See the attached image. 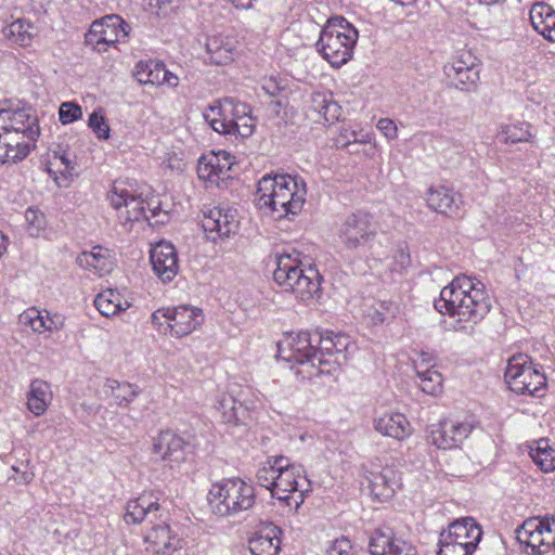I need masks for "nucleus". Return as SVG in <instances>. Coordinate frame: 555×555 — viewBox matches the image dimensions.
<instances>
[{
  "mask_svg": "<svg viewBox=\"0 0 555 555\" xmlns=\"http://www.w3.org/2000/svg\"><path fill=\"white\" fill-rule=\"evenodd\" d=\"M261 487L269 490L271 498L297 511L309 491V480L301 466L285 456H271L257 472Z\"/></svg>",
  "mask_w": 555,
  "mask_h": 555,
  "instance_id": "obj_2",
  "label": "nucleus"
},
{
  "mask_svg": "<svg viewBox=\"0 0 555 555\" xmlns=\"http://www.w3.org/2000/svg\"><path fill=\"white\" fill-rule=\"evenodd\" d=\"M447 532L440 534L438 555H472L473 553Z\"/></svg>",
  "mask_w": 555,
  "mask_h": 555,
  "instance_id": "obj_49",
  "label": "nucleus"
},
{
  "mask_svg": "<svg viewBox=\"0 0 555 555\" xmlns=\"http://www.w3.org/2000/svg\"><path fill=\"white\" fill-rule=\"evenodd\" d=\"M435 308L454 330L470 331L489 313L491 301L480 282L460 275L441 289Z\"/></svg>",
  "mask_w": 555,
  "mask_h": 555,
  "instance_id": "obj_1",
  "label": "nucleus"
},
{
  "mask_svg": "<svg viewBox=\"0 0 555 555\" xmlns=\"http://www.w3.org/2000/svg\"><path fill=\"white\" fill-rule=\"evenodd\" d=\"M278 357L286 362L309 363L317 367V346L309 333H286L278 341Z\"/></svg>",
  "mask_w": 555,
  "mask_h": 555,
  "instance_id": "obj_14",
  "label": "nucleus"
},
{
  "mask_svg": "<svg viewBox=\"0 0 555 555\" xmlns=\"http://www.w3.org/2000/svg\"><path fill=\"white\" fill-rule=\"evenodd\" d=\"M129 34V26L118 15H106L92 23L86 40L98 52H105L109 47L124 40Z\"/></svg>",
  "mask_w": 555,
  "mask_h": 555,
  "instance_id": "obj_13",
  "label": "nucleus"
},
{
  "mask_svg": "<svg viewBox=\"0 0 555 555\" xmlns=\"http://www.w3.org/2000/svg\"><path fill=\"white\" fill-rule=\"evenodd\" d=\"M389 312V304L377 302L370 306L365 311L364 315L367 322L372 325H380L385 322L386 315Z\"/></svg>",
  "mask_w": 555,
  "mask_h": 555,
  "instance_id": "obj_52",
  "label": "nucleus"
},
{
  "mask_svg": "<svg viewBox=\"0 0 555 555\" xmlns=\"http://www.w3.org/2000/svg\"><path fill=\"white\" fill-rule=\"evenodd\" d=\"M452 539L465 543L467 550L474 553L482 538V529L473 517H463L451 522L444 530Z\"/></svg>",
  "mask_w": 555,
  "mask_h": 555,
  "instance_id": "obj_34",
  "label": "nucleus"
},
{
  "mask_svg": "<svg viewBox=\"0 0 555 555\" xmlns=\"http://www.w3.org/2000/svg\"><path fill=\"white\" fill-rule=\"evenodd\" d=\"M235 165L236 158L230 152L209 151L196 162L197 180L206 190L223 188L232 179Z\"/></svg>",
  "mask_w": 555,
  "mask_h": 555,
  "instance_id": "obj_10",
  "label": "nucleus"
},
{
  "mask_svg": "<svg viewBox=\"0 0 555 555\" xmlns=\"http://www.w3.org/2000/svg\"><path fill=\"white\" fill-rule=\"evenodd\" d=\"M517 539L530 555H555V518L526 519L517 530Z\"/></svg>",
  "mask_w": 555,
  "mask_h": 555,
  "instance_id": "obj_11",
  "label": "nucleus"
},
{
  "mask_svg": "<svg viewBox=\"0 0 555 555\" xmlns=\"http://www.w3.org/2000/svg\"><path fill=\"white\" fill-rule=\"evenodd\" d=\"M359 142H360V143H367V142H370V138H369V137H366L365 139H362V140H360Z\"/></svg>",
  "mask_w": 555,
  "mask_h": 555,
  "instance_id": "obj_60",
  "label": "nucleus"
},
{
  "mask_svg": "<svg viewBox=\"0 0 555 555\" xmlns=\"http://www.w3.org/2000/svg\"><path fill=\"white\" fill-rule=\"evenodd\" d=\"M357 41V28L346 18L336 16L324 25L317 47L332 66L340 67L351 60Z\"/></svg>",
  "mask_w": 555,
  "mask_h": 555,
  "instance_id": "obj_6",
  "label": "nucleus"
},
{
  "mask_svg": "<svg viewBox=\"0 0 555 555\" xmlns=\"http://www.w3.org/2000/svg\"><path fill=\"white\" fill-rule=\"evenodd\" d=\"M375 231L366 216L352 215L343 224L339 238L347 249H357L374 236Z\"/></svg>",
  "mask_w": 555,
  "mask_h": 555,
  "instance_id": "obj_22",
  "label": "nucleus"
},
{
  "mask_svg": "<svg viewBox=\"0 0 555 555\" xmlns=\"http://www.w3.org/2000/svg\"><path fill=\"white\" fill-rule=\"evenodd\" d=\"M12 470L18 474V476L15 478V481L20 485H29L34 480L35 475L31 472H21L15 466L12 467Z\"/></svg>",
  "mask_w": 555,
  "mask_h": 555,
  "instance_id": "obj_56",
  "label": "nucleus"
},
{
  "mask_svg": "<svg viewBox=\"0 0 555 555\" xmlns=\"http://www.w3.org/2000/svg\"><path fill=\"white\" fill-rule=\"evenodd\" d=\"M35 140L0 130V164L13 165L25 159L30 153Z\"/></svg>",
  "mask_w": 555,
  "mask_h": 555,
  "instance_id": "obj_28",
  "label": "nucleus"
},
{
  "mask_svg": "<svg viewBox=\"0 0 555 555\" xmlns=\"http://www.w3.org/2000/svg\"><path fill=\"white\" fill-rule=\"evenodd\" d=\"M371 555H417L415 547L389 530H375L370 539Z\"/></svg>",
  "mask_w": 555,
  "mask_h": 555,
  "instance_id": "obj_25",
  "label": "nucleus"
},
{
  "mask_svg": "<svg viewBox=\"0 0 555 555\" xmlns=\"http://www.w3.org/2000/svg\"><path fill=\"white\" fill-rule=\"evenodd\" d=\"M307 199V184L299 176H263L256 193L258 207L274 218L297 216Z\"/></svg>",
  "mask_w": 555,
  "mask_h": 555,
  "instance_id": "obj_3",
  "label": "nucleus"
},
{
  "mask_svg": "<svg viewBox=\"0 0 555 555\" xmlns=\"http://www.w3.org/2000/svg\"><path fill=\"white\" fill-rule=\"evenodd\" d=\"M96 310L105 318H114L127 311L131 301L116 289L107 288L94 298Z\"/></svg>",
  "mask_w": 555,
  "mask_h": 555,
  "instance_id": "obj_39",
  "label": "nucleus"
},
{
  "mask_svg": "<svg viewBox=\"0 0 555 555\" xmlns=\"http://www.w3.org/2000/svg\"><path fill=\"white\" fill-rule=\"evenodd\" d=\"M88 127L98 140L108 141L111 139V126L105 115V111L102 107L94 109L89 115Z\"/></svg>",
  "mask_w": 555,
  "mask_h": 555,
  "instance_id": "obj_47",
  "label": "nucleus"
},
{
  "mask_svg": "<svg viewBox=\"0 0 555 555\" xmlns=\"http://www.w3.org/2000/svg\"><path fill=\"white\" fill-rule=\"evenodd\" d=\"M204 312L199 307L179 305L157 309L152 314V323L159 332L181 338L189 336L204 323Z\"/></svg>",
  "mask_w": 555,
  "mask_h": 555,
  "instance_id": "obj_8",
  "label": "nucleus"
},
{
  "mask_svg": "<svg viewBox=\"0 0 555 555\" xmlns=\"http://www.w3.org/2000/svg\"><path fill=\"white\" fill-rule=\"evenodd\" d=\"M532 461L544 473L555 470V449L547 439H540L530 447Z\"/></svg>",
  "mask_w": 555,
  "mask_h": 555,
  "instance_id": "obj_43",
  "label": "nucleus"
},
{
  "mask_svg": "<svg viewBox=\"0 0 555 555\" xmlns=\"http://www.w3.org/2000/svg\"><path fill=\"white\" fill-rule=\"evenodd\" d=\"M255 0H231L232 4L238 10H250Z\"/></svg>",
  "mask_w": 555,
  "mask_h": 555,
  "instance_id": "obj_57",
  "label": "nucleus"
},
{
  "mask_svg": "<svg viewBox=\"0 0 555 555\" xmlns=\"http://www.w3.org/2000/svg\"><path fill=\"white\" fill-rule=\"evenodd\" d=\"M165 163L169 168L177 171H183L186 167L183 154L178 151H169L165 156Z\"/></svg>",
  "mask_w": 555,
  "mask_h": 555,
  "instance_id": "obj_54",
  "label": "nucleus"
},
{
  "mask_svg": "<svg viewBox=\"0 0 555 555\" xmlns=\"http://www.w3.org/2000/svg\"><path fill=\"white\" fill-rule=\"evenodd\" d=\"M311 101L314 109L322 115L325 121L335 122L338 120L341 108L331 96L321 92H314L311 94Z\"/></svg>",
  "mask_w": 555,
  "mask_h": 555,
  "instance_id": "obj_46",
  "label": "nucleus"
},
{
  "mask_svg": "<svg viewBox=\"0 0 555 555\" xmlns=\"http://www.w3.org/2000/svg\"><path fill=\"white\" fill-rule=\"evenodd\" d=\"M229 403H230L229 408L224 409V411L222 412L223 422L228 423V424L237 425L238 424V418H237V415H236V408L234 405L233 400H229ZM223 408H227V406L223 405Z\"/></svg>",
  "mask_w": 555,
  "mask_h": 555,
  "instance_id": "obj_55",
  "label": "nucleus"
},
{
  "mask_svg": "<svg viewBox=\"0 0 555 555\" xmlns=\"http://www.w3.org/2000/svg\"><path fill=\"white\" fill-rule=\"evenodd\" d=\"M143 542L145 551L154 555H171L181 548V540L166 522H159L149 528Z\"/></svg>",
  "mask_w": 555,
  "mask_h": 555,
  "instance_id": "obj_21",
  "label": "nucleus"
},
{
  "mask_svg": "<svg viewBox=\"0 0 555 555\" xmlns=\"http://www.w3.org/2000/svg\"><path fill=\"white\" fill-rule=\"evenodd\" d=\"M371 494L378 501L390 500L402 486L401 473L393 465H385L367 476Z\"/></svg>",
  "mask_w": 555,
  "mask_h": 555,
  "instance_id": "obj_23",
  "label": "nucleus"
},
{
  "mask_svg": "<svg viewBox=\"0 0 555 555\" xmlns=\"http://www.w3.org/2000/svg\"><path fill=\"white\" fill-rule=\"evenodd\" d=\"M240 42L230 34H215L205 40V62L214 66H228L235 62L238 55Z\"/></svg>",
  "mask_w": 555,
  "mask_h": 555,
  "instance_id": "obj_18",
  "label": "nucleus"
},
{
  "mask_svg": "<svg viewBox=\"0 0 555 555\" xmlns=\"http://www.w3.org/2000/svg\"><path fill=\"white\" fill-rule=\"evenodd\" d=\"M447 76L460 89H470L479 80L476 57L470 51H460L444 67Z\"/></svg>",
  "mask_w": 555,
  "mask_h": 555,
  "instance_id": "obj_20",
  "label": "nucleus"
},
{
  "mask_svg": "<svg viewBox=\"0 0 555 555\" xmlns=\"http://www.w3.org/2000/svg\"><path fill=\"white\" fill-rule=\"evenodd\" d=\"M453 189L441 184H430L423 194L426 207L438 215L451 217L459 210Z\"/></svg>",
  "mask_w": 555,
  "mask_h": 555,
  "instance_id": "obj_27",
  "label": "nucleus"
},
{
  "mask_svg": "<svg viewBox=\"0 0 555 555\" xmlns=\"http://www.w3.org/2000/svg\"><path fill=\"white\" fill-rule=\"evenodd\" d=\"M235 115H233L232 134L248 138L255 130V120L251 116V109L244 103L235 104Z\"/></svg>",
  "mask_w": 555,
  "mask_h": 555,
  "instance_id": "obj_44",
  "label": "nucleus"
},
{
  "mask_svg": "<svg viewBox=\"0 0 555 555\" xmlns=\"http://www.w3.org/2000/svg\"><path fill=\"white\" fill-rule=\"evenodd\" d=\"M37 140L40 133L36 114L28 107H7L0 109V130Z\"/></svg>",
  "mask_w": 555,
  "mask_h": 555,
  "instance_id": "obj_17",
  "label": "nucleus"
},
{
  "mask_svg": "<svg viewBox=\"0 0 555 555\" xmlns=\"http://www.w3.org/2000/svg\"><path fill=\"white\" fill-rule=\"evenodd\" d=\"M508 388L518 395L541 396L546 385L545 376L531 359L524 354L512 357L505 369Z\"/></svg>",
  "mask_w": 555,
  "mask_h": 555,
  "instance_id": "obj_9",
  "label": "nucleus"
},
{
  "mask_svg": "<svg viewBox=\"0 0 555 555\" xmlns=\"http://www.w3.org/2000/svg\"><path fill=\"white\" fill-rule=\"evenodd\" d=\"M477 1L480 4L492 5V4L499 3L501 0H477Z\"/></svg>",
  "mask_w": 555,
  "mask_h": 555,
  "instance_id": "obj_59",
  "label": "nucleus"
},
{
  "mask_svg": "<svg viewBox=\"0 0 555 555\" xmlns=\"http://www.w3.org/2000/svg\"><path fill=\"white\" fill-rule=\"evenodd\" d=\"M207 503L214 515L233 517L255 505L256 489L242 478H224L210 486Z\"/></svg>",
  "mask_w": 555,
  "mask_h": 555,
  "instance_id": "obj_5",
  "label": "nucleus"
},
{
  "mask_svg": "<svg viewBox=\"0 0 555 555\" xmlns=\"http://www.w3.org/2000/svg\"><path fill=\"white\" fill-rule=\"evenodd\" d=\"M202 227L208 240L222 241L234 235L240 227L236 209L215 206L203 212Z\"/></svg>",
  "mask_w": 555,
  "mask_h": 555,
  "instance_id": "obj_15",
  "label": "nucleus"
},
{
  "mask_svg": "<svg viewBox=\"0 0 555 555\" xmlns=\"http://www.w3.org/2000/svg\"><path fill=\"white\" fill-rule=\"evenodd\" d=\"M282 530L273 524H262L248 539L251 555H278L281 551Z\"/></svg>",
  "mask_w": 555,
  "mask_h": 555,
  "instance_id": "obj_29",
  "label": "nucleus"
},
{
  "mask_svg": "<svg viewBox=\"0 0 555 555\" xmlns=\"http://www.w3.org/2000/svg\"><path fill=\"white\" fill-rule=\"evenodd\" d=\"M26 230L30 236H40L48 227L46 214L38 207L31 206L24 214Z\"/></svg>",
  "mask_w": 555,
  "mask_h": 555,
  "instance_id": "obj_48",
  "label": "nucleus"
},
{
  "mask_svg": "<svg viewBox=\"0 0 555 555\" xmlns=\"http://www.w3.org/2000/svg\"><path fill=\"white\" fill-rule=\"evenodd\" d=\"M159 505L154 494L143 492L139 496L131 499L125 506L124 521L128 525L141 524L147 514L158 511Z\"/></svg>",
  "mask_w": 555,
  "mask_h": 555,
  "instance_id": "obj_36",
  "label": "nucleus"
},
{
  "mask_svg": "<svg viewBox=\"0 0 555 555\" xmlns=\"http://www.w3.org/2000/svg\"><path fill=\"white\" fill-rule=\"evenodd\" d=\"M44 167L59 188H67L72 182L76 163L67 152L55 150L47 154Z\"/></svg>",
  "mask_w": 555,
  "mask_h": 555,
  "instance_id": "obj_31",
  "label": "nucleus"
},
{
  "mask_svg": "<svg viewBox=\"0 0 555 555\" xmlns=\"http://www.w3.org/2000/svg\"><path fill=\"white\" fill-rule=\"evenodd\" d=\"M372 425L379 436L397 442L406 441L414 434L412 423L399 411H385L375 415Z\"/></svg>",
  "mask_w": 555,
  "mask_h": 555,
  "instance_id": "obj_19",
  "label": "nucleus"
},
{
  "mask_svg": "<svg viewBox=\"0 0 555 555\" xmlns=\"http://www.w3.org/2000/svg\"><path fill=\"white\" fill-rule=\"evenodd\" d=\"M2 34L10 43L27 48L38 36L39 28L29 20L16 18L3 27Z\"/></svg>",
  "mask_w": 555,
  "mask_h": 555,
  "instance_id": "obj_37",
  "label": "nucleus"
},
{
  "mask_svg": "<svg viewBox=\"0 0 555 555\" xmlns=\"http://www.w3.org/2000/svg\"><path fill=\"white\" fill-rule=\"evenodd\" d=\"M150 259L155 274L163 281H171L178 273V255L173 245L160 241L150 250Z\"/></svg>",
  "mask_w": 555,
  "mask_h": 555,
  "instance_id": "obj_24",
  "label": "nucleus"
},
{
  "mask_svg": "<svg viewBox=\"0 0 555 555\" xmlns=\"http://www.w3.org/2000/svg\"><path fill=\"white\" fill-rule=\"evenodd\" d=\"M273 279L278 285L301 302L308 304L319 298L322 279L317 268L289 254L276 255Z\"/></svg>",
  "mask_w": 555,
  "mask_h": 555,
  "instance_id": "obj_4",
  "label": "nucleus"
},
{
  "mask_svg": "<svg viewBox=\"0 0 555 555\" xmlns=\"http://www.w3.org/2000/svg\"><path fill=\"white\" fill-rule=\"evenodd\" d=\"M233 100L225 99L209 105L204 112L205 120L220 134H232L233 115H235Z\"/></svg>",
  "mask_w": 555,
  "mask_h": 555,
  "instance_id": "obj_33",
  "label": "nucleus"
},
{
  "mask_svg": "<svg viewBox=\"0 0 555 555\" xmlns=\"http://www.w3.org/2000/svg\"><path fill=\"white\" fill-rule=\"evenodd\" d=\"M317 346V369L321 373H331L346 361V352L351 345L350 337L343 334L314 335Z\"/></svg>",
  "mask_w": 555,
  "mask_h": 555,
  "instance_id": "obj_12",
  "label": "nucleus"
},
{
  "mask_svg": "<svg viewBox=\"0 0 555 555\" xmlns=\"http://www.w3.org/2000/svg\"><path fill=\"white\" fill-rule=\"evenodd\" d=\"M80 268L103 276L112 272L114 261L111 253L100 246L93 247L89 251H83L77 257Z\"/></svg>",
  "mask_w": 555,
  "mask_h": 555,
  "instance_id": "obj_38",
  "label": "nucleus"
},
{
  "mask_svg": "<svg viewBox=\"0 0 555 555\" xmlns=\"http://www.w3.org/2000/svg\"><path fill=\"white\" fill-rule=\"evenodd\" d=\"M133 77L140 83L177 87L179 78L169 72L166 66L155 61H140L133 69Z\"/></svg>",
  "mask_w": 555,
  "mask_h": 555,
  "instance_id": "obj_30",
  "label": "nucleus"
},
{
  "mask_svg": "<svg viewBox=\"0 0 555 555\" xmlns=\"http://www.w3.org/2000/svg\"><path fill=\"white\" fill-rule=\"evenodd\" d=\"M499 135L505 144L527 143L533 140V134L529 127L522 122L502 125Z\"/></svg>",
  "mask_w": 555,
  "mask_h": 555,
  "instance_id": "obj_45",
  "label": "nucleus"
},
{
  "mask_svg": "<svg viewBox=\"0 0 555 555\" xmlns=\"http://www.w3.org/2000/svg\"><path fill=\"white\" fill-rule=\"evenodd\" d=\"M103 390L119 406H128L138 395L132 384L112 378L105 380Z\"/></svg>",
  "mask_w": 555,
  "mask_h": 555,
  "instance_id": "obj_41",
  "label": "nucleus"
},
{
  "mask_svg": "<svg viewBox=\"0 0 555 555\" xmlns=\"http://www.w3.org/2000/svg\"><path fill=\"white\" fill-rule=\"evenodd\" d=\"M20 323L25 327H29L36 334H44L57 330L49 312L34 307L26 309L20 314Z\"/></svg>",
  "mask_w": 555,
  "mask_h": 555,
  "instance_id": "obj_40",
  "label": "nucleus"
},
{
  "mask_svg": "<svg viewBox=\"0 0 555 555\" xmlns=\"http://www.w3.org/2000/svg\"><path fill=\"white\" fill-rule=\"evenodd\" d=\"M7 251V245H5V238L4 236L0 233V257H2L4 255V253Z\"/></svg>",
  "mask_w": 555,
  "mask_h": 555,
  "instance_id": "obj_58",
  "label": "nucleus"
},
{
  "mask_svg": "<svg viewBox=\"0 0 555 555\" xmlns=\"http://www.w3.org/2000/svg\"><path fill=\"white\" fill-rule=\"evenodd\" d=\"M52 385L41 378L30 382L25 395L26 408L34 416L40 417L47 413L53 402Z\"/></svg>",
  "mask_w": 555,
  "mask_h": 555,
  "instance_id": "obj_32",
  "label": "nucleus"
},
{
  "mask_svg": "<svg viewBox=\"0 0 555 555\" xmlns=\"http://www.w3.org/2000/svg\"><path fill=\"white\" fill-rule=\"evenodd\" d=\"M320 555H358V552L349 539L340 537L328 542Z\"/></svg>",
  "mask_w": 555,
  "mask_h": 555,
  "instance_id": "obj_50",
  "label": "nucleus"
},
{
  "mask_svg": "<svg viewBox=\"0 0 555 555\" xmlns=\"http://www.w3.org/2000/svg\"><path fill=\"white\" fill-rule=\"evenodd\" d=\"M192 443L188 437L171 430H163L153 439L152 451L170 468L186 461Z\"/></svg>",
  "mask_w": 555,
  "mask_h": 555,
  "instance_id": "obj_16",
  "label": "nucleus"
},
{
  "mask_svg": "<svg viewBox=\"0 0 555 555\" xmlns=\"http://www.w3.org/2000/svg\"><path fill=\"white\" fill-rule=\"evenodd\" d=\"M376 128L388 140H396L398 138V127L392 119L380 118L376 124Z\"/></svg>",
  "mask_w": 555,
  "mask_h": 555,
  "instance_id": "obj_53",
  "label": "nucleus"
},
{
  "mask_svg": "<svg viewBox=\"0 0 555 555\" xmlns=\"http://www.w3.org/2000/svg\"><path fill=\"white\" fill-rule=\"evenodd\" d=\"M82 108L75 102H63L59 107V120L62 125H68L81 119Z\"/></svg>",
  "mask_w": 555,
  "mask_h": 555,
  "instance_id": "obj_51",
  "label": "nucleus"
},
{
  "mask_svg": "<svg viewBox=\"0 0 555 555\" xmlns=\"http://www.w3.org/2000/svg\"><path fill=\"white\" fill-rule=\"evenodd\" d=\"M106 199L120 223L129 230L135 223H141L155 217L159 210V201L156 197L144 199L126 188L113 185L107 192Z\"/></svg>",
  "mask_w": 555,
  "mask_h": 555,
  "instance_id": "obj_7",
  "label": "nucleus"
},
{
  "mask_svg": "<svg viewBox=\"0 0 555 555\" xmlns=\"http://www.w3.org/2000/svg\"><path fill=\"white\" fill-rule=\"evenodd\" d=\"M470 431L468 423L441 422L430 431V441L439 449L451 450L460 447Z\"/></svg>",
  "mask_w": 555,
  "mask_h": 555,
  "instance_id": "obj_26",
  "label": "nucleus"
},
{
  "mask_svg": "<svg viewBox=\"0 0 555 555\" xmlns=\"http://www.w3.org/2000/svg\"><path fill=\"white\" fill-rule=\"evenodd\" d=\"M533 29L544 39L555 42V10L545 2L534 3L529 12Z\"/></svg>",
  "mask_w": 555,
  "mask_h": 555,
  "instance_id": "obj_35",
  "label": "nucleus"
},
{
  "mask_svg": "<svg viewBox=\"0 0 555 555\" xmlns=\"http://www.w3.org/2000/svg\"><path fill=\"white\" fill-rule=\"evenodd\" d=\"M416 375L420 389L429 396H439L443 391V377L435 366H417Z\"/></svg>",
  "mask_w": 555,
  "mask_h": 555,
  "instance_id": "obj_42",
  "label": "nucleus"
}]
</instances>
